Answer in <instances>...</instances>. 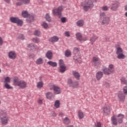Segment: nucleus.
<instances>
[{"instance_id": "nucleus-1", "label": "nucleus", "mask_w": 127, "mask_h": 127, "mask_svg": "<svg viewBox=\"0 0 127 127\" xmlns=\"http://www.w3.org/2000/svg\"><path fill=\"white\" fill-rule=\"evenodd\" d=\"M81 6H82L84 11H88L90 8H93L94 7V4L92 0H88V1L82 2Z\"/></svg>"}, {"instance_id": "nucleus-2", "label": "nucleus", "mask_w": 127, "mask_h": 127, "mask_svg": "<svg viewBox=\"0 0 127 127\" xmlns=\"http://www.w3.org/2000/svg\"><path fill=\"white\" fill-rule=\"evenodd\" d=\"M102 71L105 75H110L115 72V65L113 64H110L108 66V68L106 66H103Z\"/></svg>"}, {"instance_id": "nucleus-3", "label": "nucleus", "mask_w": 127, "mask_h": 127, "mask_svg": "<svg viewBox=\"0 0 127 127\" xmlns=\"http://www.w3.org/2000/svg\"><path fill=\"white\" fill-rule=\"evenodd\" d=\"M13 82L14 86H18L20 89H25L27 87V83L24 80L19 81L18 79L14 78Z\"/></svg>"}, {"instance_id": "nucleus-4", "label": "nucleus", "mask_w": 127, "mask_h": 127, "mask_svg": "<svg viewBox=\"0 0 127 127\" xmlns=\"http://www.w3.org/2000/svg\"><path fill=\"white\" fill-rule=\"evenodd\" d=\"M62 11H63V7L60 6L57 8L53 9L52 12L54 15H57V16L61 17V15H62Z\"/></svg>"}, {"instance_id": "nucleus-5", "label": "nucleus", "mask_w": 127, "mask_h": 127, "mask_svg": "<svg viewBox=\"0 0 127 127\" xmlns=\"http://www.w3.org/2000/svg\"><path fill=\"white\" fill-rule=\"evenodd\" d=\"M59 66L60 68L59 69V72H60V73H64L65 71L67 70V67H66V65H65V64H64L63 60H60Z\"/></svg>"}, {"instance_id": "nucleus-6", "label": "nucleus", "mask_w": 127, "mask_h": 127, "mask_svg": "<svg viewBox=\"0 0 127 127\" xmlns=\"http://www.w3.org/2000/svg\"><path fill=\"white\" fill-rule=\"evenodd\" d=\"M123 52H124V50H123V49L122 48L119 47L117 49L116 54L117 55V58L118 59H125V58H126V55L123 54Z\"/></svg>"}, {"instance_id": "nucleus-7", "label": "nucleus", "mask_w": 127, "mask_h": 127, "mask_svg": "<svg viewBox=\"0 0 127 127\" xmlns=\"http://www.w3.org/2000/svg\"><path fill=\"white\" fill-rule=\"evenodd\" d=\"M50 90H53L54 91V94L55 95H58L59 94H61L62 90H61V88L60 87L55 85H53L50 86Z\"/></svg>"}, {"instance_id": "nucleus-8", "label": "nucleus", "mask_w": 127, "mask_h": 127, "mask_svg": "<svg viewBox=\"0 0 127 127\" xmlns=\"http://www.w3.org/2000/svg\"><path fill=\"white\" fill-rule=\"evenodd\" d=\"M0 118L2 124L4 126H6V125H7L8 124V118L7 117H6L4 114L3 115L2 113H0Z\"/></svg>"}, {"instance_id": "nucleus-9", "label": "nucleus", "mask_w": 127, "mask_h": 127, "mask_svg": "<svg viewBox=\"0 0 127 127\" xmlns=\"http://www.w3.org/2000/svg\"><path fill=\"white\" fill-rule=\"evenodd\" d=\"M22 16H23V17H24V18H26V17L27 18H29L30 21H31V20H33V16L29 14H28V12H27V11L24 10L22 11Z\"/></svg>"}, {"instance_id": "nucleus-10", "label": "nucleus", "mask_w": 127, "mask_h": 127, "mask_svg": "<svg viewBox=\"0 0 127 127\" xmlns=\"http://www.w3.org/2000/svg\"><path fill=\"white\" fill-rule=\"evenodd\" d=\"M17 2H16L17 6H20L22 4H28L30 2V0H17Z\"/></svg>"}, {"instance_id": "nucleus-11", "label": "nucleus", "mask_w": 127, "mask_h": 127, "mask_svg": "<svg viewBox=\"0 0 127 127\" xmlns=\"http://www.w3.org/2000/svg\"><path fill=\"white\" fill-rule=\"evenodd\" d=\"M110 18L108 16H106L100 20V22H101L103 25H108L110 23Z\"/></svg>"}, {"instance_id": "nucleus-12", "label": "nucleus", "mask_w": 127, "mask_h": 127, "mask_svg": "<svg viewBox=\"0 0 127 127\" xmlns=\"http://www.w3.org/2000/svg\"><path fill=\"white\" fill-rule=\"evenodd\" d=\"M76 39L79 41H86L87 38H83L82 34L80 33H77L76 34Z\"/></svg>"}, {"instance_id": "nucleus-13", "label": "nucleus", "mask_w": 127, "mask_h": 127, "mask_svg": "<svg viewBox=\"0 0 127 127\" xmlns=\"http://www.w3.org/2000/svg\"><path fill=\"white\" fill-rule=\"evenodd\" d=\"M8 57L10 59H15L16 58V54L13 51H10L8 53Z\"/></svg>"}, {"instance_id": "nucleus-14", "label": "nucleus", "mask_w": 127, "mask_h": 127, "mask_svg": "<svg viewBox=\"0 0 127 127\" xmlns=\"http://www.w3.org/2000/svg\"><path fill=\"white\" fill-rule=\"evenodd\" d=\"M118 122L119 124H122L124 121L123 119L125 118V115L124 114H120L117 116Z\"/></svg>"}, {"instance_id": "nucleus-15", "label": "nucleus", "mask_w": 127, "mask_h": 127, "mask_svg": "<svg viewBox=\"0 0 127 127\" xmlns=\"http://www.w3.org/2000/svg\"><path fill=\"white\" fill-rule=\"evenodd\" d=\"M93 63H94L95 66H99L101 64V62H100V59L96 57L93 58Z\"/></svg>"}, {"instance_id": "nucleus-16", "label": "nucleus", "mask_w": 127, "mask_h": 127, "mask_svg": "<svg viewBox=\"0 0 127 127\" xmlns=\"http://www.w3.org/2000/svg\"><path fill=\"white\" fill-rule=\"evenodd\" d=\"M118 98L120 99L121 102L124 103V102H125V99H126V95L120 92L119 93Z\"/></svg>"}, {"instance_id": "nucleus-17", "label": "nucleus", "mask_w": 127, "mask_h": 127, "mask_svg": "<svg viewBox=\"0 0 127 127\" xmlns=\"http://www.w3.org/2000/svg\"><path fill=\"white\" fill-rule=\"evenodd\" d=\"M118 7H119V3L115 2L112 4L111 9H112V10H114V11H116V10H117V9H118Z\"/></svg>"}, {"instance_id": "nucleus-18", "label": "nucleus", "mask_w": 127, "mask_h": 127, "mask_svg": "<svg viewBox=\"0 0 127 127\" xmlns=\"http://www.w3.org/2000/svg\"><path fill=\"white\" fill-rule=\"evenodd\" d=\"M103 77V72L98 71L96 74V78L98 80L100 81L101 79Z\"/></svg>"}, {"instance_id": "nucleus-19", "label": "nucleus", "mask_w": 127, "mask_h": 127, "mask_svg": "<svg viewBox=\"0 0 127 127\" xmlns=\"http://www.w3.org/2000/svg\"><path fill=\"white\" fill-rule=\"evenodd\" d=\"M46 56L48 59H49V60H51L53 57V54L52 53V52L51 51H49L47 52L46 54Z\"/></svg>"}, {"instance_id": "nucleus-20", "label": "nucleus", "mask_w": 127, "mask_h": 127, "mask_svg": "<svg viewBox=\"0 0 127 127\" xmlns=\"http://www.w3.org/2000/svg\"><path fill=\"white\" fill-rule=\"evenodd\" d=\"M58 40H59V38L56 36H54L49 39V41L52 43H54V42H57Z\"/></svg>"}, {"instance_id": "nucleus-21", "label": "nucleus", "mask_w": 127, "mask_h": 127, "mask_svg": "<svg viewBox=\"0 0 127 127\" xmlns=\"http://www.w3.org/2000/svg\"><path fill=\"white\" fill-rule=\"evenodd\" d=\"M103 111L105 115H110L111 108H110V107H104L103 109Z\"/></svg>"}, {"instance_id": "nucleus-22", "label": "nucleus", "mask_w": 127, "mask_h": 127, "mask_svg": "<svg viewBox=\"0 0 127 127\" xmlns=\"http://www.w3.org/2000/svg\"><path fill=\"white\" fill-rule=\"evenodd\" d=\"M72 75L75 77L76 80H80V73L76 71H72Z\"/></svg>"}, {"instance_id": "nucleus-23", "label": "nucleus", "mask_w": 127, "mask_h": 127, "mask_svg": "<svg viewBox=\"0 0 127 127\" xmlns=\"http://www.w3.org/2000/svg\"><path fill=\"white\" fill-rule=\"evenodd\" d=\"M84 20H79L77 22H76V25L78 26V27H82V26H84Z\"/></svg>"}, {"instance_id": "nucleus-24", "label": "nucleus", "mask_w": 127, "mask_h": 127, "mask_svg": "<svg viewBox=\"0 0 127 127\" xmlns=\"http://www.w3.org/2000/svg\"><path fill=\"white\" fill-rule=\"evenodd\" d=\"M77 114L79 120H82V119H84V117H85V114H84V113H83L82 111H78Z\"/></svg>"}, {"instance_id": "nucleus-25", "label": "nucleus", "mask_w": 127, "mask_h": 127, "mask_svg": "<svg viewBox=\"0 0 127 127\" xmlns=\"http://www.w3.org/2000/svg\"><path fill=\"white\" fill-rule=\"evenodd\" d=\"M111 121L114 125V126H117L118 125V120L116 118V117L115 116H113L111 118Z\"/></svg>"}, {"instance_id": "nucleus-26", "label": "nucleus", "mask_w": 127, "mask_h": 127, "mask_svg": "<svg viewBox=\"0 0 127 127\" xmlns=\"http://www.w3.org/2000/svg\"><path fill=\"white\" fill-rule=\"evenodd\" d=\"M46 98L49 100H51V99L53 98V94H52V93L51 92H49L46 93Z\"/></svg>"}, {"instance_id": "nucleus-27", "label": "nucleus", "mask_w": 127, "mask_h": 127, "mask_svg": "<svg viewBox=\"0 0 127 127\" xmlns=\"http://www.w3.org/2000/svg\"><path fill=\"white\" fill-rule=\"evenodd\" d=\"M28 48H30L31 50H34V49H37V46H34L33 44H30L27 45Z\"/></svg>"}, {"instance_id": "nucleus-28", "label": "nucleus", "mask_w": 127, "mask_h": 127, "mask_svg": "<svg viewBox=\"0 0 127 127\" xmlns=\"http://www.w3.org/2000/svg\"><path fill=\"white\" fill-rule=\"evenodd\" d=\"M78 87H79V82L77 81H75L74 82H72V85H71L72 88L75 89Z\"/></svg>"}, {"instance_id": "nucleus-29", "label": "nucleus", "mask_w": 127, "mask_h": 127, "mask_svg": "<svg viewBox=\"0 0 127 127\" xmlns=\"http://www.w3.org/2000/svg\"><path fill=\"white\" fill-rule=\"evenodd\" d=\"M47 64L50 65L52 67H57V63L56 62H53L52 61H49L47 63Z\"/></svg>"}, {"instance_id": "nucleus-30", "label": "nucleus", "mask_w": 127, "mask_h": 127, "mask_svg": "<svg viewBox=\"0 0 127 127\" xmlns=\"http://www.w3.org/2000/svg\"><path fill=\"white\" fill-rule=\"evenodd\" d=\"M18 19V17H10V20L11 22H12V23H16V22L17 21Z\"/></svg>"}, {"instance_id": "nucleus-31", "label": "nucleus", "mask_w": 127, "mask_h": 127, "mask_svg": "<svg viewBox=\"0 0 127 127\" xmlns=\"http://www.w3.org/2000/svg\"><path fill=\"white\" fill-rule=\"evenodd\" d=\"M74 59L75 62L76 64H78V63L79 64L82 63V59H81V57H79L77 58H74Z\"/></svg>"}, {"instance_id": "nucleus-32", "label": "nucleus", "mask_w": 127, "mask_h": 127, "mask_svg": "<svg viewBox=\"0 0 127 127\" xmlns=\"http://www.w3.org/2000/svg\"><path fill=\"white\" fill-rule=\"evenodd\" d=\"M16 23L18 26H22V24H23V22L22 21V20L19 19V18H18Z\"/></svg>"}, {"instance_id": "nucleus-33", "label": "nucleus", "mask_w": 127, "mask_h": 127, "mask_svg": "<svg viewBox=\"0 0 127 127\" xmlns=\"http://www.w3.org/2000/svg\"><path fill=\"white\" fill-rule=\"evenodd\" d=\"M98 39V37L94 36L93 37H92V38H91L90 39V41L91 42V44L92 45H93V44H94V43L95 42V41H96V40H97Z\"/></svg>"}, {"instance_id": "nucleus-34", "label": "nucleus", "mask_w": 127, "mask_h": 127, "mask_svg": "<svg viewBox=\"0 0 127 127\" xmlns=\"http://www.w3.org/2000/svg\"><path fill=\"white\" fill-rule=\"evenodd\" d=\"M36 63L37 64V65L42 64L43 63V59H42V58L38 59L36 61Z\"/></svg>"}, {"instance_id": "nucleus-35", "label": "nucleus", "mask_w": 127, "mask_h": 127, "mask_svg": "<svg viewBox=\"0 0 127 127\" xmlns=\"http://www.w3.org/2000/svg\"><path fill=\"white\" fill-rule=\"evenodd\" d=\"M37 87L38 88V89H41V88L43 87V81L38 82L37 83Z\"/></svg>"}, {"instance_id": "nucleus-36", "label": "nucleus", "mask_w": 127, "mask_h": 127, "mask_svg": "<svg viewBox=\"0 0 127 127\" xmlns=\"http://www.w3.org/2000/svg\"><path fill=\"white\" fill-rule=\"evenodd\" d=\"M64 54L66 57H69V56H71V51L69 50H67L65 51Z\"/></svg>"}, {"instance_id": "nucleus-37", "label": "nucleus", "mask_w": 127, "mask_h": 127, "mask_svg": "<svg viewBox=\"0 0 127 127\" xmlns=\"http://www.w3.org/2000/svg\"><path fill=\"white\" fill-rule=\"evenodd\" d=\"M55 107L58 109L60 107V101L59 100H56L55 102Z\"/></svg>"}, {"instance_id": "nucleus-38", "label": "nucleus", "mask_w": 127, "mask_h": 127, "mask_svg": "<svg viewBox=\"0 0 127 127\" xmlns=\"http://www.w3.org/2000/svg\"><path fill=\"white\" fill-rule=\"evenodd\" d=\"M10 77L7 76L4 78V83H5V84H6L7 83H10Z\"/></svg>"}, {"instance_id": "nucleus-39", "label": "nucleus", "mask_w": 127, "mask_h": 127, "mask_svg": "<svg viewBox=\"0 0 127 127\" xmlns=\"http://www.w3.org/2000/svg\"><path fill=\"white\" fill-rule=\"evenodd\" d=\"M64 123L66 125H69L70 124V120L68 118L65 117L64 120Z\"/></svg>"}, {"instance_id": "nucleus-40", "label": "nucleus", "mask_w": 127, "mask_h": 127, "mask_svg": "<svg viewBox=\"0 0 127 127\" xmlns=\"http://www.w3.org/2000/svg\"><path fill=\"white\" fill-rule=\"evenodd\" d=\"M73 80L71 78H69L67 79V84L69 85V87H72V85L73 84Z\"/></svg>"}, {"instance_id": "nucleus-41", "label": "nucleus", "mask_w": 127, "mask_h": 127, "mask_svg": "<svg viewBox=\"0 0 127 127\" xmlns=\"http://www.w3.org/2000/svg\"><path fill=\"white\" fill-rule=\"evenodd\" d=\"M45 19L47 21H49V22L51 21V17H50V15H49V14H46Z\"/></svg>"}, {"instance_id": "nucleus-42", "label": "nucleus", "mask_w": 127, "mask_h": 127, "mask_svg": "<svg viewBox=\"0 0 127 127\" xmlns=\"http://www.w3.org/2000/svg\"><path fill=\"white\" fill-rule=\"evenodd\" d=\"M42 26H43L45 29H47V28H48V24L46 22H43L42 24Z\"/></svg>"}, {"instance_id": "nucleus-43", "label": "nucleus", "mask_w": 127, "mask_h": 127, "mask_svg": "<svg viewBox=\"0 0 127 127\" xmlns=\"http://www.w3.org/2000/svg\"><path fill=\"white\" fill-rule=\"evenodd\" d=\"M32 41L35 43H39L40 42V40H39L38 38H34L32 39Z\"/></svg>"}, {"instance_id": "nucleus-44", "label": "nucleus", "mask_w": 127, "mask_h": 127, "mask_svg": "<svg viewBox=\"0 0 127 127\" xmlns=\"http://www.w3.org/2000/svg\"><path fill=\"white\" fill-rule=\"evenodd\" d=\"M4 87L6 88V89H7L8 90H9V89H12V87L10 86V85L7 83L4 84Z\"/></svg>"}, {"instance_id": "nucleus-45", "label": "nucleus", "mask_w": 127, "mask_h": 127, "mask_svg": "<svg viewBox=\"0 0 127 127\" xmlns=\"http://www.w3.org/2000/svg\"><path fill=\"white\" fill-rule=\"evenodd\" d=\"M120 81L121 83H123V84H127V80H126V78L125 77H122L120 79Z\"/></svg>"}, {"instance_id": "nucleus-46", "label": "nucleus", "mask_w": 127, "mask_h": 127, "mask_svg": "<svg viewBox=\"0 0 127 127\" xmlns=\"http://www.w3.org/2000/svg\"><path fill=\"white\" fill-rule=\"evenodd\" d=\"M100 20L103 19V18H105L104 16H106V13L105 12H101L100 13Z\"/></svg>"}, {"instance_id": "nucleus-47", "label": "nucleus", "mask_w": 127, "mask_h": 127, "mask_svg": "<svg viewBox=\"0 0 127 127\" xmlns=\"http://www.w3.org/2000/svg\"><path fill=\"white\" fill-rule=\"evenodd\" d=\"M80 51V49L78 48L75 47L73 49V53L75 54H77V52H79Z\"/></svg>"}, {"instance_id": "nucleus-48", "label": "nucleus", "mask_w": 127, "mask_h": 127, "mask_svg": "<svg viewBox=\"0 0 127 127\" xmlns=\"http://www.w3.org/2000/svg\"><path fill=\"white\" fill-rule=\"evenodd\" d=\"M40 31L39 30H36L35 31L34 34L35 35H36L37 36H39L40 35Z\"/></svg>"}, {"instance_id": "nucleus-49", "label": "nucleus", "mask_w": 127, "mask_h": 127, "mask_svg": "<svg viewBox=\"0 0 127 127\" xmlns=\"http://www.w3.org/2000/svg\"><path fill=\"white\" fill-rule=\"evenodd\" d=\"M123 93L125 95H127V86H125L123 88Z\"/></svg>"}, {"instance_id": "nucleus-50", "label": "nucleus", "mask_w": 127, "mask_h": 127, "mask_svg": "<svg viewBox=\"0 0 127 127\" xmlns=\"http://www.w3.org/2000/svg\"><path fill=\"white\" fill-rule=\"evenodd\" d=\"M102 9L104 11H106V10H108V9H109V8L108 7V6H103L102 7Z\"/></svg>"}, {"instance_id": "nucleus-51", "label": "nucleus", "mask_w": 127, "mask_h": 127, "mask_svg": "<svg viewBox=\"0 0 127 127\" xmlns=\"http://www.w3.org/2000/svg\"><path fill=\"white\" fill-rule=\"evenodd\" d=\"M64 35H65V36H66V37H69V36H70V32L65 31L64 32Z\"/></svg>"}, {"instance_id": "nucleus-52", "label": "nucleus", "mask_w": 127, "mask_h": 127, "mask_svg": "<svg viewBox=\"0 0 127 127\" xmlns=\"http://www.w3.org/2000/svg\"><path fill=\"white\" fill-rule=\"evenodd\" d=\"M61 20L62 22H63V23H65V22H66V18L65 17H62L61 19Z\"/></svg>"}, {"instance_id": "nucleus-53", "label": "nucleus", "mask_w": 127, "mask_h": 127, "mask_svg": "<svg viewBox=\"0 0 127 127\" xmlns=\"http://www.w3.org/2000/svg\"><path fill=\"white\" fill-rule=\"evenodd\" d=\"M18 38L21 39L22 40H23V39H24V36L21 34L19 35Z\"/></svg>"}, {"instance_id": "nucleus-54", "label": "nucleus", "mask_w": 127, "mask_h": 127, "mask_svg": "<svg viewBox=\"0 0 127 127\" xmlns=\"http://www.w3.org/2000/svg\"><path fill=\"white\" fill-rule=\"evenodd\" d=\"M96 127H102V124L100 122H98L96 124H95Z\"/></svg>"}, {"instance_id": "nucleus-55", "label": "nucleus", "mask_w": 127, "mask_h": 127, "mask_svg": "<svg viewBox=\"0 0 127 127\" xmlns=\"http://www.w3.org/2000/svg\"><path fill=\"white\" fill-rule=\"evenodd\" d=\"M2 44H3V40H2V38L0 37V46H2Z\"/></svg>"}, {"instance_id": "nucleus-56", "label": "nucleus", "mask_w": 127, "mask_h": 127, "mask_svg": "<svg viewBox=\"0 0 127 127\" xmlns=\"http://www.w3.org/2000/svg\"><path fill=\"white\" fill-rule=\"evenodd\" d=\"M38 104H39V105H42L43 104V100L42 99H39L38 101Z\"/></svg>"}, {"instance_id": "nucleus-57", "label": "nucleus", "mask_w": 127, "mask_h": 127, "mask_svg": "<svg viewBox=\"0 0 127 127\" xmlns=\"http://www.w3.org/2000/svg\"><path fill=\"white\" fill-rule=\"evenodd\" d=\"M5 2H7V3H9L10 0H4Z\"/></svg>"}, {"instance_id": "nucleus-58", "label": "nucleus", "mask_w": 127, "mask_h": 127, "mask_svg": "<svg viewBox=\"0 0 127 127\" xmlns=\"http://www.w3.org/2000/svg\"><path fill=\"white\" fill-rule=\"evenodd\" d=\"M59 116H60L61 117H62V116H64V114H63V113H60Z\"/></svg>"}, {"instance_id": "nucleus-59", "label": "nucleus", "mask_w": 127, "mask_h": 127, "mask_svg": "<svg viewBox=\"0 0 127 127\" xmlns=\"http://www.w3.org/2000/svg\"><path fill=\"white\" fill-rule=\"evenodd\" d=\"M125 10H127V5H126L125 7Z\"/></svg>"}, {"instance_id": "nucleus-60", "label": "nucleus", "mask_w": 127, "mask_h": 127, "mask_svg": "<svg viewBox=\"0 0 127 127\" xmlns=\"http://www.w3.org/2000/svg\"><path fill=\"white\" fill-rule=\"evenodd\" d=\"M125 16H126V17H127V12L125 13Z\"/></svg>"}, {"instance_id": "nucleus-61", "label": "nucleus", "mask_w": 127, "mask_h": 127, "mask_svg": "<svg viewBox=\"0 0 127 127\" xmlns=\"http://www.w3.org/2000/svg\"><path fill=\"white\" fill-rule=\"evenodd\" d=\"M67 127H73V126L72 125H69Z\"/></svg>"}, {"instance_id": "nucleus-62", "label": "nucleus", "mask_w": 127, "mask_h": 127, "mask_svg": "<svg viewBox=\"0 0 127 127\" xmlns=\"http://www.w3.org/2000/svg\"><path fill=\"white\" fill-rule=\"evenodd\" d=\"M125 85H127V83H125Z\"/></svg>"}]
</instances>
